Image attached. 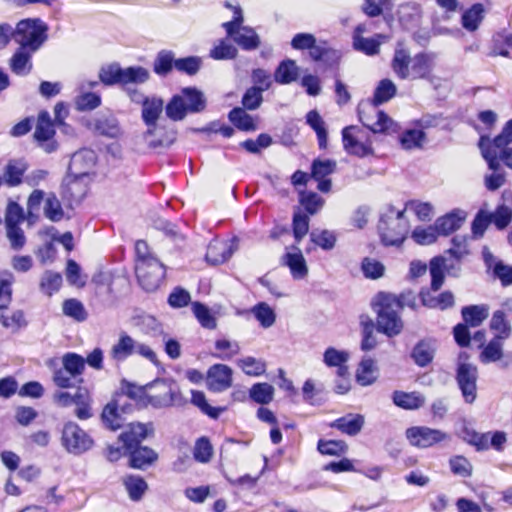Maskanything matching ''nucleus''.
<instances>
[{
  "instance_id": "obj_1",
  "label": "nucleus",
  "mask_w": 512,
  "mask_h": 512,
  "mask_svg": "<svg viewBox=\"0 0 512 512\" xmlns=\"http://www.w3.org/2000/svg\"><path fill=\"white\" fill-rule=\"evenodd\" d=\"M436 53L420 52L410 57L408 51L396 49L391 67L400 79H432V71L435 67Z\"/></svg>"
},
{
  "instance_id": "obj_2",
  "label": "nucleus",
  "mask_w": 512,
  "mask_h": 512,
  "mask_svg": "<svg viewBox=\"0 0 512 512\" xmlns=\"http://www.w3.org/2000/svg\"><path fill=\"white\" fill-rule=\"evenodd\" d=\"M207 107V99L204 93L194 86L184 87L179 93L174 94L165 106V114L168 119L178 122L189 114L202 113Z\"/></svg>"
},
{
  "instance_id": "obj_3",
  "label": "nucleus",
  "mask_w": 512,
  "mask_h": 512,
  "mask_svg": "<svg viewBox=\"0 0 512 512\" xmlns=\"http://www.w3.org/2000/svg\"><path fill=\"white\" fill-rule=\"evenodd\" d=\"M377 298V331L388 337L399 335L403 329V322L399 316L403 303L397 297L385 293H379Z\"/></svg>"
},
{
  "instance_id": "obj_4",
  "label": "nucleus",
  "mask_w": 512,
  "mask_h": 512,
  "mask_svg": "<svg viewBox=\"0 0 512 512\" xmlns=\"http://www.w3.org/2000/svg\"><path fill=\"white\" fill-rule=\"evenodd\" d=\"M404 213L405 209L396 210L392 205L381 213L378 231L385 246H399L403 243L408 233V222Z\"/></svg>"
},
{
  "instance_id": "obj_5",
  "label": "nucleus",
  "mask_w": 512,
  "mask_h": 512,
  "mask_svg": "<svg viewBox=\"0 0 512 512\" xmlns=\"http://www.w3.org/2000/svg\"><path fill=\"white\" fill-rule=\"evenodd\" d=\"M48 25L39 18L24 19L14 29V40L21 48L36 52L47 40Z\"/></svg>"
},
{
  "instance_id": "obj_6",
  "label": "nucleus",
  "mask_w": 512,
  "mask_h": 512,
  "mask_svg": "<svg viewBox=\"0 0 512 512\" xmlns=\"http://www.w3.org/2000/svg\"><path fill=\"white\" fill-rule=\"evenodd\" d=\"M147 387L149 392L146 394V400L154 408L180 407L187 403L173 381L158 379L147 384Z\"/></svg>"
},
{
  "instance_id": "obj_7",
  "label": "nucleus",
  "mask_w": 512,
  "mask_h": 512,
  "mask_svg": "<svg viewBox=\"0 0 512 512\" xmlns=\"http://www.w3.org/2000/svg\"><path fill=\"white\" fill-rule=\"evenodd\" d=\"M61 444L68 453L81 455L93 447L94 440L77 423L70 421L63 426Z\"/></svg>"
},
{
  "instance_id": "obj_8",
  "label": "nucleus",
  "mask_w": 512,
  "mask_h": 512,
  "mask_svg": "<svg viewBox=\"0 0 512 512\" xmlns=\"http://www.w3.org/2000/svg\"><path fill=\"white\" fill-rule=\"evenodd\" d=\"M135 273L140 286L147 292H153L163 283L166 268L159 259L143 260L135 264Z\"/></svg>"
},
{
  "instance_id": "obj_9",
  "label": "nucleus",
  "mask_w": 512,
  "mask_h": 512,
  "mask_svg": "<svg viewBox=\"0 0 512 512\" xmlns=\"http://www.w3.org/2000/svg\"><path fill=\"white\" fill-rule=\"evenodd\" d=\"M55 127L57 126L52 121L49 112L46 110L40 111L37 117L34 139L38 146L46 153H53L59 147L58 142L54 139L56 134Z\"/></svg>"
},
{
  "instance_id": "obj_10",
  "label": "nucleus",
  "mask_w": 512,
  "mask_h": 512,
  "mask_svg": "<svg viewBox=\"0 0 512 512\" xmlns=\"http://www.w3.org/2000/svg\"><path fill=\"white\" fill-rule=\"evenodd\" d=\"M478 369L467 362L458 363L456 381L466 403H473L477 396Z\"/></svg>"
},
{
  "instance_id": "obj_11",
  "label": "nucleus",
  "mask_w": 512,
  "mask_h": 512,
  "mask_svg": "<svg viewBox=\"0 0 512 512\" xmlns=\"http://www.w3.org/2000/svg\"><path fill=\"white\" fill-rule=\"evenodd\" d=\"M406 437L411 445L418 448H429L450 438L447 433L427 426H414L408 428L406 430Z\"/></svg>"
},
{
  "instance_id": "obj_12",
  "label": "nucleus",
  "mask_w": 512,
  "mask_h": 512,
  "mask_svg": "<svg viewBox=\"0 0 512 512\" xmlns=\"http://www.w3.org/2000/svg\"><path fill=\"white\" fill-rule=\"evenodd\" d=\"M370 110L377 117L376 121H373L372 117L364 110H358L359 120L363 126L375 134L397 131L398 125L384 111L378 110L374 105L370 107Z\"/></svg>"
},
{
  "instance_id": "obj_13",
  "label": "nucleus",
  "mask_w": 512,
  "mask_h": 512,
  "mask_svg": "<svg viewBox=\"0 0 512 512\" xmlns=\"http://www.w3.org/2000/svg\"><path fill=\"white\" fill-rule=\"evenodd\" d=\"M238 238L234 237L229 241H213L208 245L206 261L212 265L225 263L238 249Z\"/></svg>"
},
{
  "instance_id": "obj_14",
  "label": "nucleus",
  "mask_w": 512,
  "mask_h": 512,
  "mask_svg": "<svg viewBox=\"0 0 512 512\" xmlns=\"http://www.w3.org/2000/svg\"><path fill=\"white\" fill-rule=\"evenodd\" d=\"M207 387L213 392H222L232 385V369L225 364H214L207 371Z\"/></svg>"
},
{
  "instance_id": "obj_15",
  "label": "nucleus",
  "mask_w": 512,
  "mask_h": 512,
  "mask_svg": "<svg viewBox=\"0 0 512 512\" xmlns=\"http://www.w3.org/2000/svg\"><path fill=\"white\" fill-rule=\"evenodd\" d=\"M342 57L341 51L331 47L326 41H319L310 53L312 61L318 63L324 70L338 67Z\"/></svg>"
},
{
  "instance_id": "obj_16",
  "label": "nucleus",
  "mask_w": 512,
  "mask_h": 512,
  "mask_svg": "<svg viewBox=\"0 0 512 512\" xmlns=\"http://www.w3.org/2000/svg\"><path fill=\"white\" fill-rule=\"evenodd\" d=\"M95 162L96 154L93 150L81 149L72 155L68 171L75 178L86 176Z\"/></svg>"
},
{
  "instance_id": "obj_17",
  "label": "nucleus",
  "mask_w": 512,
  "mask_h": 512,
  "mask_svg": "<svg viewBox=\"0 0 512 512\" xmlns=\"http://www.w3.org/2000/svg\"><path fill=\"white\" fill-rule=\"evenodd\" d=\"M437 350V341L434 338L427 337L418 341L411 351V358L414 363L421 367H427L432 363Z\"/></svg>"
},
{
  "instance_id": "obj_18",
  "label": "nucleus",
  "mask_w": 512,
  "mask_h": 512,
  "mask_svg": "<svg viewBox=\"0 0 512 512\" xmlns=\"http://www.w3.org/2000/svg\"><path fill=\"white\" fill-rule=\"evenodd\" d=\"M227 36L244 51H254L260 46V37L250 26L233 29Z\"/></svg>"
},
{
  "instance_id": "obj_19",
  "label": "nucleus",
  "mask_w": 512,
  "mask_h": 512,
  "mask_svg": "<svg viewBox=\"0 0 512 512\" xmlns=\"http://www.w3.org/2000/svg\"><path fill=\"white\" fill-rule=\"evenodd\" d=\"M153 431L152 423H130L129 430L123 432L119 439L123 442V449L134 448L140 445L141 442L148 436L149 432Z\"/></svg>"
},
{
  "instance_id": "obj_20",
  "label": "nucleus",
  "mask_w": 512,
  "mask_h": 512,
  "mask_svg": "<svg viewBox=\"0 0 512 512\" xmlns=\"http://www.w3.org/2000/svg\"><path fill=\"white\" fill-rule=\"evenodd\" d=\"M290 249L293 252H287L283 255V264L289 267L294 279H303L308 274L306 261L298 245H292Z\"/></svg>"
},
{
  "instance_id": "obj_21",
  "label": "nucleus",
  "mask_w": 512,
  "mask_h": 512,
  "mask_svg": "<svg viewBox=\"0 0 512 512\" xmlns=\"http://www.w3.org/2000/svg\"><path fill=\"white\" fill-rule=\"evenodd\" d=\"M91 127L97 134L108 138H117L121 134L119 121L110 113L96 116Z\"/></svg>"
},
{
  "instance_id": "obj_22",
  "label": "nucleus",
  "mask_w": 512,
  "mask_h": 512,
  "mask_svg": "<svg viewBox=\"0 0 512 512\" xmlns=\"http://www.w3.org/2000/svg\"><path fill=\"white\" fill-rule=\"evenodd\" d=\"M364 423L365 419L363 415L349 413L332 421L329 427L337 429L343 434L356 436L362 430Z\"/></svg>"
},
{
  "instance_id": "obj_23",
  "label": "nucleus",
  "mask_w": 512,
  "mask_h": 512,
  "mask_svg": "<svg viewBox=\"0 0 512 512\" xmlns=\"http://www.w3.org/2000/svg\"><path fill=\"white\" fill-rule=\"evenodd\" d=\"M394 405L404 410H417L424 406L426 398L418 391L404 392L396 390L392 394Z\"/></svg>"
},
{
  "instance_id": "obj_24",
  "label": "nucleus",
  "mask_w": 512,
  "mask_h": 512,
  "mask_svg": "<svg viewBox=\"0 0 512 512\" xmlns=\"http://www.w3.org/2000/svg\"><path fill=\"white\" fill-rule=\"evenodd\" d=\"M124 450L130 456V466L137 469H143L151 465L158 458L157 453L147 446L137 445L134 448Z\"/></svg>"
},
{
  "instance_id": "obj_25",
  "label": "nucleus",
  "mask_w": 512,
  "mask_h": 512,
  "mask_svg": "<svg viewBox=\"0 0 512 512\" xmlns=\"http://www.w3.org/2000/svg\"><path fill=\"white\" fill-rule=\"evenodd\" d=\"M466 214L461 210H453L435 221L438 233L447 236L458 230L465 221Z\"/></svg>"
},
{
  "instance_id": "obj_26",
  "label": "nucleus",
  "mask_w": 512,
  "mask_h": 512,
  "mask_svg": "<svg viewBox=\"0 0 512 512\" xmlns=\"http://www.w3.org/2000/svg\"><path fill=\"white\" fill-rule=\"evenodd\" d=\"M420 299L423 306L431 309L446 310L454 306V295L451 291H444L437 296H433L430 291L422 289Z\"/></svg>"
},
{
  "instance_id": "obj_27",
  "label": "nucleus",
  "mask_w": 512,
  "mask_h": 512,
  "mask_svg": "<svg viewBox=\"0 0 512 512\" xmlns=\"http://www.w3.org/2000/svg\"><path fill=\"white\" fill-rule=\"evenodd\" d=\"M135 339L126 332H121L118 341L112 346L109 355L117 363L124 362L134 355Z\"/></svg>"
},
{
  "instance_id": "obj_28",
  "label": "nucleus",
  "mask_w": 512,
  "mask_h": 512,
  "mask_svg": "<svg viewBox=\"0 0 512 512\" xmlns=\"http://www.w3.org/2000/svg\"><path fill=\"white\" fill-rule=\"evenodd\" d=\"M300 75V68L295 60L285 59L281 61L274 72V80L281 85L295 82Z\"/></svg>"
},
{
  "instance_id": "obj_29",
  "label": "nucleus",
  "mask_w": 512,
  "mask_h": 512,
  "mask_svg": "<svg viewBox=\"0 0 512 512\" xmlns=\"http://www.w3.org/2000/svg\"><path fill=\"white\" fill-rule=\"evenodd\" d=\"M164 109V101L162 98L153 96L142 105L141 117L148 127H155L157 121Z\"/></svg>"
},
{
  "instance_id": "obj_30",
  "label": "nucleus",
  "mask_w": 512,
  "mask_h": 512,
  "mask_svg": "<svg viewBox=\"0 0 512 512\" xmlns=\"http://www.w3.org/2000/svg\"><path fill=\"white\" fill-rule=\"evenodd\" d=\"M27 170V165L21 160H9L5 166L2 181L9 187H15L22 183L23 175Z\"/></svg>"
},
{
  "instance_id": "obj_31",
  "label": "nucleus",
  "mask_w": 512,
  "mask_h": 512,
  "mask_svg": "<svg viewBox=\"0 0 512 512\" xmlns=\"http://www.w3.org/2000/svg\"><path fill=\"white\" fill-rule=\"evenodd\" d=\"M175 53L171 50H160L153 61V72L160 76H168L175 69Z\"/></svg>"
},
{
  "instance_id": "obj_32",
  "label": "nucleus",
  "mask_w": 512,
  "mask_h": 512,
  "mask_svg": "<svg viewBox=\"0 0 512 512\" xmlns=\"http://www.w3.org/2000/svg\"><path fill=\"white\" fill-rule=\"evenodd\" d=\"M478 147L481 151L482 157L487 162L490 170L497 172L500 168V154L498 155L496 147L491 143V139L487 135H481L478 142Z\"/></svg>"
},
{
  "instance_id": "obj_33",
  "label": "nucleus",
  "mask_w": 512,
  "mask_h": 512,
  "mask_svg": "<svg viewBox=\"0 0 512 512\" xmlns=\"http://www.w3.org/2000/svg\"><path fill=\"white\" fill-rule=\"evenodd\" d=\"M464 323L471 327L480 326L489 315L487 305H469L461 310Z\"/></svg>"
},
{
  "instance_id": "obj_34",
  "label": "nucleus",
  "mask_w": 512,
  "mask_h": 512,
  "mask_svg": "<svg viewBox=\"0 0 512 512\" xmlns=\"http://www.w3.org/2000/svg\"><path fill=\"white\" fill-rule=\"evenodd\" d=\"M360 326H361V350L362 351H371L377 346V339L375 335V330L377 329L373 320L368 316H361L360 318Z\"/></svg>"
},
{
  "instance_id": "obj_35",
  "label": "nucleus",
  "mask_w": 512,
  "mask_h": 512,
  "mask_svg": "<svg viewBox=\"0 0 512 512\" xmlns=\"http://www.w3.org/2000/svg\"><path fill=\"white\" fill-rule=\"evenodd\" d=\"M484 14L483 4L475 3L462 14L461 24L467 31L473 32L478 29L484 19Z\"/></svg>"
},
{
  "instance_id": "obj_36",
  "label": "nucleus",
  "mask_w": 512,
  "mask_h": 512,
  "mask_svg": "<svg viewBox=\"0 0 512 512\" xmlns=\"http://www.w3.org/2000/svg\"><path fill=\"white\" fill-rule=\"evenodd\" d=\"M10 68L13 73L25 76L32 70L31 54L19 47L10 59Z\"/></svg>"
},
{
  "instance_id": "obj_37",
  "label": "nucleus",
  "mask_w": 512,
  "mask_h": 512,
  "mask_svg": "<svg viewBox=\"0 0 512 512\" xmlns=\"http://www.w3.org/2000/svg\"><path fill=\"white\" fill-rule=\"evenodd\" d=\"M377 367L375 361L370 357H364L356 371V380L362 386L373 384L377 379Z\"/></svg>"
},
{
  "instance_id": "obj_38",
  "label": "nucleus",
  "mask_w": 512,
  "mask_h": 512,
  "mask_svg": "<svg viewBox=\"0 0 512 512\" xmlns=\"http://www.w3.org/2000/svg\"><path fill=\"white\" fill-rule=\"evenodd\" d=\"M228 119L233 125L241 131H255L257 126L252 118L244 108L235 107L228 113Z\"/></svg>"
},
{
  "instance_id": "obj_39",
  "label": "nucleus",
  "mask_w": 512,
  "mask_h": 512,
  "mask_svg": "<svg viewBox=\"0 0 512 512\" xmlns=\"http://www.w3.org/2000/svg\"><path fill=\"white\" fill-rule=\"evenodd\" d=\"M307 124L315 131L320 149L327 147V130L325 122L316 110H311L306 115Z\"/></svg>"
},
{
  "instance_id": "obj_40",
  "label": "nucleus",
  "mask_w": 512,
  "mask_h": 512,
  "mask_svg": "<svg viewBox=\"0 0 512 512\" xmlns=\"http://www.w3.org/2000/svg\"><path fill=\"white\" fill-rule=\"evenodd\" d=\"M191 403L196 406L203 414L214 420L218 419L220 414L226 410L225 407L211 406L207 402L205 394L198 390L191 391Z\"/></svg>"
},
{
  "instance_id": "obj_41",
  "label": "nucleus",
  "mask_w": 512,
  "mask_h": 512,
  "mask_svg": "<svg viewBox=\"0 0 512 512\" xmlns=\"http://www.w3.org/2000/svg\"><path fill=\"white\" fill-rule=\"evenodd\" d=\"M123 484L129 498L135 502L140 501L148 489L146 481L141 476L137 475H129L125 477Z\"/></svg>"
},
{
  "instance_id": "obj_42",
  "label": "nucleus",
  "mask_w": 512,
  "mask_h": 512,
  "mask_svg": "<svg viewBox=\"0 0 512 512\" xmlns=\"http://www.w3.org/2000/svg\"><path fill=\"white\" fill-rule=\"evenodd\" d=\"M101 420L105 427L115 431L124 425L125 419L119 412L116 402L108 403L101 414Z\"/></svg>"
},
{
  "instance_id": "obj_43",
  "label": "nucleus",
  "mask_w": 512,
  "mask_h": 512,
  "mask_svg": "<svg viewBox=\"0 0 512 512\" xmlns=\"http://www.w3.org/2000/svg\"><path fill=\"white\" fill-rule=\"evenodd\" d=\"M445 258L442 256H435L429 262V271L431 276V290L438 291L445 279Z\"/></svg>"
},
{
  "instance_id": "obj_44",
  "label": "nucleus",
  "mask_w": 512,
  "mask_h": 512,
  "mask_svg": "<svg viewBox=\"0 0 512 512\" xmlns=\"http://www.w3.org/2000/svg\"><path fill=\"white\" fill-rule=\"evenodd\" d=\"M503 357V340L499 338H493L489 341L486 346H483V350L480 353L479 360L483 364L496 362Z\"/></svg>"
},
{
  "instance_id": "obj_45",
  "label": "nucleus",
  "mask_w": 512,
  "mask_h": 512,
  "mask_svg": "<svg viewBox=\"0 0 512 512\" xmlns=\"http://www.w3.org/2000/svg\"><path fill=\"white\" fill-rule=\"evenodd\" d=\"M237 366L248 376H261L266 371V362L252 356L238 359Z\"/></svg>"
},
{
  "instance_id": "obj_46",
  "label": "nucleus",
  "mask_w": 512,
  "mask_h": 512,
  "mask_svg": "<svg viewBox=\"0 0 512 512\" xmlns=\"http://www.w3.org/2000/svg\"><path fill=\"white\" fill-rule=\"evenodd\" d=\"M397 92L395 84L390 79H382L377 85L373 95V105H379L392 99Z\"/></svg>"
},
{
  "instance_id": "obj_47",
  "label": "nucleus",
  "mask_w": 512,
  "mask_h": 512,
  "mask_svg": "<svg viewBox=\"0 0 512 512\" xmlns=\"http://www.w3.org/2000/svg\"><path fill=\"white\" fill-rule=\"evenodd\" d=\"M15 278L14 275L4 270L0 272V310L8 308L12 300V284Z\"/></svg>"
},
{
  "instance_id": "obj_48",
  "label": "nucleus",
  "mask_w": 512,
  "mask_h": 512,
  "mask_svg": "<svg viewBox=\"0 0 512 512\" xmlns=\"http://www.w3.org/2000/svg\"><path fill=\"white\" fill-rule=\"evenodd\" d=\"M274 387L268 383H256L249 390V397L255 403L265 405L273 400Z\"/></svg>"
},
{
  "instance_id": "obj_49",
  "label": "nucleus",
  "mask_w": 512,
  "mask_h": 512,
  "mask_svg": "<svg viewBox=\"0 0 512 512\" xmlns=\"http://www.w3.org/2000/svg\"><path fill=\"white\" fill-rule=\"evenodd\" d=\"M192 311L203 328L213 330L217 327L215 316L205 304L201 302H193Z\"/></svg>"
},
{
  "instance_id": "obj_50",
  "label": "nucleus",
  "mask_w": 512,
  "mask_h": 512,
  "mask_svg": "<svg viewBox=\"0 0 512 512\" xmlns=\"http://www.w3.org/2000/svg\"><path fill=\"white\" fill-rule=\"evenodd\" d=\"M203 60L199 56L176 58L175 69L182 74L195 76L202 68Z\"/></svg>"
},
{
  "instance_id": "obj_51",
  "label": "nucleus",
  "mask_w": 512,
  "mask_h": 512,
  "mask_svg": "<svg viewBox=\"0 0 512 512\" xmlns=\"http://www.w3.org/2000/svg\"><path fill=\"white\" fill-rule=\"evenodd\" d=\"M150 79L149 71L142 66L123 68L122 85L143 84Z\"/></svg>"
},
{
  "instance_id": "obj_52",
  "label": "nucleus",
  "mask_w": 512,
  "mask_h": 512,
  "mask_svg": "<svg viewBox=\"0 0 512 512\" xmlns=\"http://www.w3.org/2000/svg\"><path fill=\"white\" fill-rule=\"evenodd\" d=\"M237 55V48L225 39L219 40L209 52V57L214 60H233Z\"/></svg>"
},
{
  "instance_id": "obj_53",
  "label": "nucleus",
  "mask_w": 512,
  "mask_h": 512,
  "mask_svg": "<svg viewBox=\"0 0 512 512\" xmlns=\"http://www.w3.org/2000/svg\"><path fill=\"white\" fill-rule=\"evenodd\" d=\"M63 314L74 319L77 322H83L87 319L88 313L83 303L75 298L67 299L62 304Z\"/></svg>"
},
{
  "instance_id": "obj_54",
  "label": "nucleus",
  "mask_w": 512,
  "mask_h": 512,
  "mask_svg": "<svg viewBox=\"0 0 512 512\" xmlns=\"http://www.w3.org/2000/svg\"><path fill=\"white\" fill-rule=\"evenodd\" d=\"M123 68L118 63L103 66L99 71L100 81L107 86L122 85Z\"/></svg>"
},
{
  "instance_id": "obj_55",
  "label": "nucleus",
  "mask_w": 512,
  "mask_h": 512,
  "mask_svg": "<svg viewBox=\"0 0 512 512\" xmlns=\"http://www.w3.org/2000/svg\"><path fill=\"white\" fill-rule=\"evenodd\" d=\"M337 163L332 159H315L311 164V177L314 180L327 178L336 171Z\"/></svg>"
},
{
  "instance_id": "obj_56",
  "label": "nucleus",
  "mask_w": 512,
  "mask_h": 512,
  "mask_svg": "<svg viewBox=\"0 0 512 512\" xmlns=\"http://www.w3.org/2000/svg\"><path fill=\"white\" fill-rule=\"evenodd\" d=\"M62 365L71 376L77 377L85 369V358L77 353L68 352L62 357Z\"/></svg>"
},
{
  "instance_id": "obj_57",
  "label": "nucleus",
  "mask_w": 512,
  "mask_h": 512,
  "mask_svg": "<svg viewBox=\"0 0 512 512\" xmlns=\"http://www.w3.org/2000/svg\"><path fill=\"white\" fill-rule=\"evenodd\" d=\"M317 450L322 455L342 456L348 451V445L342 440H323L317 444Z\"/></svg>"
},
{
  "instance_id": "obj_58",
  "label": "nucleus",
  "mask_w": 512,
  "mask_h": 512,
  "mask_svg": "<svg viewBox=\"0 0 512 512\" xmlns=\"http://www.w3.org/2000/svg\"><path fill=\"white\" fill-rule=\"evenodd\" d=\"M508 48H512V33L502 30L493 36L492 53L503 57H509Z\"/></svg>"
},
{
  "instance_id": "obj_59",
  "label": "nucleus",
  "mask_w": 512,
  "mask_h": 512,
  "mask_svg": "<svg viewBox=\"0 0 512 512\" xmlns=\"http://www.w3.org/2000/svg\"><path fill=\"white\" fill-rule=\"evenodd\" d=\"M490 328L497 332L495 338L507 339L511 334V326L505 319L504 311L497 310L493 313L490 320Z\"/></svg>"
},
{
  "instance_id": "obj_60",
  "label": "nucleus",
  "mask_w": 512,
  "mask_h": 512,
  "mask_svg": "<svg viewBox=\"0 0 512 512\" xmlns=\"http://www.w3.org/2000/svg\"><path fill=\"white\" fill-rule=\"evenodd\" d=\"M254 317L262 327L269 328L275 323L276 315L273 309L265 302H260L252 308Z\"/></svg>"
},
{
  "instance_id": "obj_61",
  "label": "nucleus",
  "mask_w": 512,
  "mask_h": 512,
  "mask_svg": "<svg viewBox=\"0 0 512 512\" xmlns=\"http://www.w3.org/2000/svg\"><path fill=\"white\" fill-rule=\"evenodd\" d=\"M61 285L62 276L60 273L50 270L44 272L40 282V289L43 293L51 296L60 289Z\"/></svg>"
},
{
  "instance_id": "obj_62",
  "label": "nucleus",
  "mask_w": 512,
  "mask_h": 512,
  "mask_svg": "<svg viewBox=\"0 0 512 512\" xmlns=\"http://www.w3.org/2000/svg\"><path fill=\"white\" fill-rule=\"evenodd\" d=\"M299 202L305 211L311 215L316 214L324 205V200L315 192H300Z\"/></svg>"
},
{
  "instance_id": "obj_63",
  "label": "nucleus",
  "mask_w": 512,
  "mask_h": 512,
  "mask_svg": "<svg viewBox=\"0 0 512 512\" xmlns=\"http://www.w3.org/2000/svg\"><path fill=\"white\" fill-rule=\"evenodd\" d=\"M426 138L422 130L408 129L400 136V143L404 149L420 148Z\"/></svg>"
},
{
  "instance_id": "obj_64",
  "label": "nucleus",
  "mask_w": 512,
  "mask_h": 512,
  "mask_svg": "<svg viewBox=\"0 0 512 512\" xmlns=\"http://www.w3.org/2000/svg\"><path fill=\"white\" fill-rule=\"evenodd\" d=\"M488 217L498 230H503L512 221V209L506 205H500L493 213L488 214Z\"/></svg>"
}]
</instances>
